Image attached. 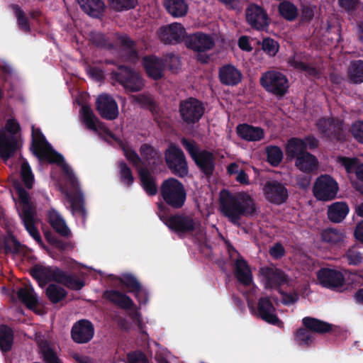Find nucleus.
<instances>
[{"instance_id": "f257e3e1", "label": "nucleus", "mask_w": 363, "mask_h": 363, "mask_svg": "<svg viewBox=\"0 0 363 363\" xmlns=\"http://www.w3.org/2000/svg\"><path fill=\"white\" fill-rule=\"evenodd\" d=\"M30 150L40 161L56 164L61 167L65 177V186L62 192L66 196L70 203L72 214L84 220L86 211L84 207V198L79 182L72 169L65 162L64 157L55 151L47 141L40 128L32 127V144Z\"/></svg>"}, {"instance_id": "f03ea898", "label": "nucleus", "mask_w": 363, "mask_h": 363, "mask_svg": "<svg viewBox=\"0 0 363 363\" xmlns=\"http://www.w3.org/2000/svg\"><path fill=\"white\" fill-rule=\"evenodd\" d=\"M220 204L223 215L237 226L240 225L242 217H252L257 214L254 199L245 191L233 194L228 190L221 191Z\"/></svg>"}, {"instance_id": "7ed1b4c3", "label": "nucleus", "mask_w": 363, "mask_h": 363, "mask_svg": "<svg viewBox=\"0 0 363 363\" xmlns=\"http://www.w3.org/2000/svg\"><path fill=\"white\" fill-rule=\"evenodd\" d=\"M30 274L44 284L55 281L76 291L82 289L85 285L84 281L78 279L75 274H68L57 267L35 265L31 269Z\"/></svg>"}, {"instance_id": "20e7f679", "label": "nucleus", "mask_w": 363, "mask_h": 363, "mask_svg": "<svg viewBox=\"0 0 363 363\" xmlns=\"http://www.w3.org/2000/svg\"><path fill=\"white\" fill-rule=\"evenodd\" d=\"M180 142L199 171L204 174L206 178H211L216 167L213 153L208 150H201L194 140L182 138Z\"/></svg>"}, {"instance_id": "39448f33", "label": "nucleus", "mask_w": 363, "mask_h": 363, "mask_svg": "<svg viewBox=\"0 0 363 363\" xmlns=\"http://www.w3.org/2000/svg\"><path fill=\"white\" fill-rule=\"evenodd\" d=\"M16 191L21 206L18 213L26 230L38 244H43L40 233L35 225V210L30 202L28 193L21 186H16Z\"/></svg>"}, {"instance_id": "423d86ee", "label": "nucleus", "mask_w": 363, "mask_h": 363, "mask_svg": "<svg viewBox=\"0 0 363 363\" xmlns=\"http://www.w3.org/2000/svg\"><path fill=\"white\" fill-rule=\"evenodd\" d=\"M160 194L164 201L174 209L181 208L186 199L183 184L173 177L163 181L160 186Z\"/></svg>"}, {"instance_id": "0eeeda50", "label": "nucleus", "mask_w": 363, "mask_h": 363, "mask_svg": "<svg viewBox=\"0 0 363 363\" xmlns=\"http://www.w3.org/2000/svg\"><path fill=\"white\" fill-rule=\"evenodd\" d=\"M206 108L201 100L195 97H188L179 104V114L183 124L194 126L199 123L205 113Z\"/></svg>"}, {"instance_id": "6e6552de", "label": "nucleus", "mask_w": 363, "mask_h": 363, "mask_svg": "<svg viewBox=\"0 0 363 363\" xmlns=\"http://www.w3.org/2000/svg\"><path fill=\"white\" fill-rule=\"evenodd\" d=\"M111 77L119 83L126 92L140 91L145 85L141 75L126 65H119L117 70L111 72Z\"/></svg>"}, {"instance_id": "1a4fd4ad", "label": "nucleus", "mask_w": 363, "mask_h": 363, "mask_svg": "<svg viewBox=\"0 0 363 363\" xmlns=\"http://www.w3.org/2000/svg\"><path fill=\"white\" fill-rule=\"evenodd\" d=\"M164 161L171 172L180 178L185 177L189 173L186 158L183 150L175 144H170L165 150Z\"/></svg>"}, {"instance_id": "9d476101", "label": "nucleus", "mask_w": 363, "mask_h": 363, "mask_svg": "<svg viewBox=\"0 0 363 363\" xmlns=\"http://www.w3.org/2000/svg\"><path fill=\"white\" fill-rule=\"evenodd\" d=\"M259 82L266 91L279 97L284 96L289 87L286 76L278 71L272 70L263 73Z\"/></svg>"}, {"instance_id": "9b49d317", "label": "nucleus", "mask_w": 363, "mask_h": 363, "mask_svg": "<svg viewBox=\"0 0 363 363\" xmlns=\"http://www.w3.org/2000/svg\"><path fill=\"white\" fill-rule=\"evenodd\" d=\"M160 217L171 230L178 235L191 233L196 228L194 218L184 213H178L169 216H160Z\"/></svg>"}, {"instance_id": "f8f14e48", "label": "nucleus", "mask_w": 363, "mask_h": 363, "mask_svg": "<svg viewBox=\"0 0 363 363\" xmlns=\"http://www.w3.org/2000/svg\"><path fill=\"white\" fill-rule=\"evenodd\" d=\"M316 126L319 132L330 141L342 142L346 140L343 122L335 118H321Z\"/></svg>"}, {"instance_id": "ddd939ff", "label": "nucleus", "mask_w": 363, "mask_h": 363, "mask_svg": "<svg viewBox=\"0 0 363 363\" xmlns=\"http://www.w3.org/2000/svg\"><path fill=\"white\" fill-rule=\"evenodd\" d=\"M338 190L339 186L335 179L328 174H322L316 179L313 193L318 200L328 201L336 197Z\"/></svg>"}, {"instance_id": "4468645a", "label": "nucleus", "mask_w": 363, "mask_h": 363, "mask_svg": "<svg viewBox=\"0 0 363 363\" xmlns=\"http://www.w3.org/2000/svg\"><path fill=\"white\" fill-rule=\"evenodd\" d=\"M261 273L264 279L266 289H275L279 291L282 286L289 284L288 275L280 269L264 267L261 268Z\"/></svg>"}, {"instance_id": "2eb2a0df", "label": "nucleus", "mask_w": 363, "mask_h": 363, "mask_svg": "<svg viewBox=\"0 0 363 363\" xmlns=\"http://www.w3.org/2000/svg\"><path fill=\"white\" fill-rule=\"evenodd\" d=\"M184 42L188 48L199 53L211 50L215 45L213 37L202 32H196L186 36Z\"/></svg>"}, {"instance_id": "dca6fc26", "label": "nucleus", "mask_w": 363, "mask_h": 363, "mask_svg": "<svg viewBox=\"0 0 363 363\" xmlns=\"http://www.w3.org/2000/svg\"><path fill=\"white\" fill-rule=\"evenodd\" d=\"M94 326L93 323L86 319H82L76 323L71 329V337L78 344L87 343L94 335Z\"/></svg>"}, {"instance_id": "f3484780", "label": "nucleus", "mask_w": 363, "mask_h": 363, "mask_svg": "<svg viewBox=\"0 0 363 363\" xmlns=\"http://www.w3.org/2000/svg\"><path fill=\"white\" fill-rule=\"evenodd\" d=\"M245 16L247 23L257 30H264L269 26L267 12L255 4H251L247 7Z\"/></svg>"}, {"instance_id": "a211bd4d", "label": "nucleus", "mask_w": 363, "mask_h": 363, "mask_svg": "<svg viewBox=\"0 0 363 363\" xmlns=\"http://www.w3.org/2000/svg\"><path fill=\"white\" fill-rule=\"evenodd\" d=\"M96 108L101 117L104 119L112 121L118 116V107L116 100L107 94L98 96Z\"/></svg>"}, {"instance_id": "6ab92c4d", "label": "nucleus", "mask_w": 363, "mask_h": 363, "mask_svg": "<svg viewBox=\"0 0 363 363\" xmlns=\"http://www.w3.org/2000/svg\"><path fill=\"white\" fill-rule=\"evenodd\" d=\"M264 194L267 201L277 205L284 203L289 197L287 189L277 180L269 181L265 184Z\"/></svg>"}, {"instance_id": "aec40b11", "label": "nucleus", "mask_w": 363, "mask_h": 363, "mask_svg": "<svg viewBox=\"0 0 363 363\" xmlns=\"http://www.w3.org/2000/svg\"><path fill=\"white\" fill-rule=\"evenodd\" d=\"M317 277L320 284L328 289H336L342 287L345 283V277L341 272L329 268L320 269Z\"/></svg>"}, {"instance_id": "412c9836", "label": "nucleus", "mask_w": 363, "mask_h": 363, "mask_svg": "<svg viewBox=\"0 0 363 363\" xmlns=\"http://www.w3.org/2000/svg\"><path fill=\"white\" fill-rule=\"evenodd\" d=\"M276 308L269 297H261L257 302V314L265 322L281 327L283 322L275 313Z\"/></svg>"}, {"instance_id": "4be33fe9", "label": "nucleus", "mask_w": 363, "mask_h": 363, "mask_svg": "<svg viewBox=\"0 0 363 363\" xmlns=\"http://www.w3.org/2000/svg\"><path fill=\"white\" fill-rule=\"evenodd\" d=\"M186 33L185 28L180 23H172L162 26L158 31L160 40L164 44H177L182 40Z\"/></svg>"}, {"instance_id": "5701e85b", "label": "nucleus", "mask_w": 363, "mask_h": 363, "mask_svg": "<svg viewBox=\"0 0 363 363\" xmlns=\"http://www.w3.org/2000/svg\"><path fill=\"white\" fill-rule=\"evenodd\" d=\"M303 325L311 330V333H318L323 335L329 333L333 335H337L339 333V328L328 322L321 320L320 319L306 316L302 319Z\"/></svg>"}, {"instance_id": "b1692460", "label": "nucleus", "mask_w": 363, "mask_h": 363, "mask_svg": "<svg viewBox=\"0 0 363 363\" xmlns=\"http://www.w3.org/2000/svg\"><path fill=\"white\" fill-rule=\"evenodd\" d=\"M143 65L150 78L157 81L163 77L165 64L161 58L154 55L145 56L143 59Z\"/></svg>"}, {"instance_id": "393cba45", "label": "nucleus", "mask_w": 363, "mask_h": 363, "mask_svg": "<svg viewBox=\"0 0 363 363\" xmlns=\"http://www.w3.org/2000/svg\"><path fill=\"white\" fill-rule=\"evenodd\" d=\"M18 149V140L15 135H9L4 130H0V157L7 161L13 157Z\"/></svg>"}, {"instance_id": "a878e982", "label": "nucleus", "mask_w": 363, "mask_h": 363, "mask_svg": "<svg viewBox=\"0 0 363 363\" xmlns=\"http://www.w3.org/2000/svg\"><path fill=\"white\" fill-rule=\"evenodd\" d=\"M220 82L225 86H237L242 79L241 72L231 64L224 65L219 68Z\"/></svg>"}, {"instance_id": "bb28decb", "label": "nucleus", "mask_w": 363, "mask_h": 363, "mask_svg": "<svg viewBox=\"0 0 363 363\" xmlns=\"http://www.w3.org/2000/svg\"><path fill=\"white\" fill-rule=\"evenodd\" d=\"M301 55L296 52L289 58L288 62L290 66L298 71L306 72L308 77L319 79L320 71L315 65L303 62L302 60H307V58L306 55L301 57Z\"/></svg>"}, {"instance_id": "cd10ccee", "label": "nucleus", "mask_w": 363, "mask_h": 363, "mask_svg": "<svg viewBox=\"0 0 363 363\" xmlns=\"http://www.w3.org/2000/svg\"><path fill=\"white\" fill-rule=\"evenodd\" d=\"M104 297L113 305L123 310L134 308L133 301L126 294L118 290H106L104 293Z\"/></svg>"}, {"instance_id": "c85d7f7f", "label": "nucleus", "mask_w": 363, "mask_h": 363, "mask_svg": "<svg viewBox=\"0 0 363 363\" xmlns=\"http://www.w3.org/2000/svg\"><path fill=\"white\" fill-rule=\"evenodd\" d=\"M234 275L237 280L244 286H250L252 282V274L246 260L239 256L234 264Z\"/></svg>"}, {"instance_id": "c756f323", "label": "nucleus", "mask_w": 363, "mask_h": 363, "mask_svg": "<svg viewBox=\"0 0 363 363\" xmlns=\"http://www.w3.org/2000/svg\"><path fill=\"white\" fill-rule=\"evenodd\" d=\"M236 133L239 138L249 142L259 141L264 137V132L262 128L247 123L238 125Z\"/></svg>"}, {"instance_id": "7c9ffc66", "label": "nucleus", "mask_w": 363, "mask_h": 363, "mask_svg": "<svg viewBox=\"0 0 363 363\" xmlns=\"http://www.w3.org/2000/svg\"><path fill=\"white\" fill-rule=\"evenodd\" d=\"M306 152V145L302 138L293 137L288 140L285 152L289 160H296Z\"/></svg>"}, {"instance_id": "2f4dec72", "label": "nucleus", "mask_w": 363, "mask_h": 363, "mask_svg": "<svg viewBox=\"0 0 363 363\" xmlns=\"http://www.w3.org/2000/svg\"><path fill=\"white\" fill-rule=\"evenodd\" d=\"M82 10L89 16L100 18L104 12L105 4L101 0H77Z\"/></svg>"}, {"instance_id": "473e14b6", "label": "nucleus", "mask_w": 363, "mask_h": 363, "mask_svg": "<svg viewBox=\"0 0 363 363\" xmlns=\"http://www.w3.org/2000/svg\"><path fill=\"white\" fill-rule=\"evenodd\" d=\"M138 175L141 186L148 196H155L157 192L156 179L150 174L147 168H140Z\"/></svg>"}, {"instance_id": "72a5a7b5", "label": "nucleus", "mask_w": 363, "mask_h": 363, "mask_svg": "<svg viewBox=\"0 0 363 363\" xmlns=\"http://www.w3.org/2000/svg\"><path fill=\"white\" fill-rule=\"evenodd\" d=\"M350 211L346 202H335L332 203L328 210V218L333 223L342 222Z\"/></svg>"}, {"instance_id": "f704fd0d", "label": "nucleus", "mask_w": 363, "mask_h": 363, "mask_svg": "<svg viewBox=\"0 0 363 363\" xmlns=\"http://www.w3.org/2000/svg\"><path fill=\"white\" fill-rule=\"evenodd\" d=\"M122 55L125 60L129 62H135L139 59L138 52L135 48V43L130 38L125 36L121 38Z\"/></svg>"}, {"instance_id": "c9c22d12", "label": "nucleus", "mask_w": 363, "mask_h": 363, "mask_svg": "<svg viewBox=\"0 0 363 363\" xmlns=\"http://www.w3.org/2000/svg\"><path fill=\"white\" fill-rule=\"evenodd\" d=\"M14 334L12 328L6 325H0V350L7 353L12 350Z\"/></svg>"}, {"instance_id": "e433bc0d", "label": "nucleus", "mask_w": 363, "mask_h": 363, "mask_svg": "<svg viewBox=\"0 0 363 363\" xmlns=\"http://www.w3.org/2000/svg\"><path fill=\"white\" fill-rule=\"evenodd\" d=\"M49 222L52 228L61 236L68 238L71 231L66 225L65 220L55 211L49 213Z\"/></svg>"}, {"instance_id": "4c0bfd02", "label": "nucleus", "mask_w": 363, "mask_h": 363, "mask_svg": "<svg viewBox=\"0 0 363 363\" xmlns=\"http://www.w3.org/2000/svg\"><path fill=\"white\" fill-rule=\"evenodd\" d=\"M295 165L301 171L310 173L317 168L318 160L313 155L306 152L296 159Z\"/></svg>"}, {"instance_id": "58836bf2", "label": "nucleus", "mask_w": 363, "mask_h": 363, "mask_svg": "<svg viewBox=\"0 0 363 363\" xmlns=\"http://www.w3.org/2000/svg\"><path fill=\"white\" fill-rule=\"evenodd\" d=\"M167 12L174 17L184 16L188 11V5L184 0H164Z\"/></svg>"}, {"instance_id": "ea45409f", "label": "nucleus", "mask_w": 363, "mask_h": 363, "mask_svg": "<svg viewBox=\"0 0 363 363\" xmlns=\"http://www.w3.org/2000/svg\"><path fill=\"white\" fill-rule=\"evenodd\" d=\"M45 295L52 303H58L67 296V291L56 284H50L45 289Z\"/></svg>"}, {"instance_id": "a19ab883", "label": "nucleus", "mask_w": 363, "mask_h": 363, "mask_svg": "<svg viewBox=\"0 0 363 363\" xmlns=\"http://www.w3.org/2000/svg\"><path fill=\"white\" fill-rule=\"evenodd\" d=\"M278 11L279 15L288 21H294L298 16L297 7L289 1H281L278 6Z\"/></svg>"}, {"instance_id": "79ce46f5", "label": "nucleus", "mask_w": 363, "mask_h": 363, "mask_svg": "<svg viewBox=\"0 0 363 363\" xmlns=\"http://www.w3.org/2000/svg\"><path fill=\"white\" fill-rule=\"evenodd\" d=\"M348 77L354 84L363 83V60H353L349 67Z\"/></svg>"}, {"instance_id": "37998d69", "label": "nucleus", "mask_w": 363, "mask_h": 363, "mask_svg": "<svg viewBox=\"0 0 363 363\" xmlns=\"http://www.w3.org/2000/svg\"><path fill=\"white\" fill-rule=\"evenodd\" d=\"M18 298L29 309H33L38 304V299L33 289L20 288L17 291Z\"/></svg>"}, {"instance_id": "c03bdc74", "label": "nucleus", "mask_w": 363, "mask_h": 363, "mask_svg": "<svg viewBox=\"0 0 363 363\" xmlns=\"http://www.w3.org/2000/svg\"><path fill=\"white\" fill-rule=\"evenodd\" d=\"M267 161L273 167L279 165L283 159V152L279 146L269 145L266 147Z\"/></svg>"}, {"instance_id": "a18cd8bd", "label": "nucleus", "mask_w": 363, "mask_h": 363, "mask_svg": "<svg viewBox=\"0 0 363 363\" xmlns=\"http://www.w3.org/2000/svg\"><path fill=\"white\" fill-rule=\"evenodd\" d=\"M295 340L298 345L308 347L313 344L314 336L306 328H301L296 332Z\"/></svg>"}, {"instance_id": "49530a36", "label": "nucleus", "mask_w": 363, "mask_h": 363, "mask_svg": "<svg viewBox=\"0 0 363 363\" xmlns=\"http://www.w3.org/2000/svg\"><path fill=\"white\" fill-rule=\"evenodd\" d=\"M323 240L331 245H337L343 241L344 233L339 230L328 228L322 233Z\"/></svg>"}, {"instance_id": "de8ad7c7", "label": "nucleus", "mask_w": 363, "mask_h": 363, "mask_svg": "<svg viewBox=\"0 0 363 363\" xmlns=\"http://www.w3.org/2000/svg\"><path fill=\"white\" fill-rule=\"evenodd\" d=\"M91 43L97 48L111 50L113 45L108 37L101 33H91L90 35Z\"/></svg>"}, {"instance_id": "09e8293b", "label": "nucleus", "mask_w": 363, "mask_h": 363, "mask_svg": "<svg viewBox=\"0 0 363 363\" xmlns=\"http://www.w3.org/2000/svg\"><path fill=\"white\" fill-rule=\"evenodd\" d=\"M121 182L127 186H130L134 182V177L131 169L124 161L118 162Z\"/></svg>"}, {"instance_id": "8fccbe9b", "label": "nucleus", "mask_w": 363, "mask_h": 363, "mask_svg": "<svg viewBox=\"0 0 363 363\" xmlns=\"http://www.w3.org/2000/svg\"><path fill=\"white\" fill-rule=\"evenodd\" d=\"M108 2L111 9L120 12L134 9L138 0H108Z\"/></svg>"}, {"instance_id": "3c124183", "label": "nucleus", "mask_w": 363, "mask_h": 363, "mask_svg": "<svg viewBox=\"0 0 363 363\" xmlns=\"http://www.w3.org/2000/svg\"><path fill=\"white\" fill-rule=\"evenodd\" d=\"M82 113L83 121L87 128L90 130L96 131V122H98V118L94 115L91 108L89 106H83L82 107Z\"/></svg>"}, {"instance_id": "603ef678", "label": "nucleus", "mask_w": 363, "mask_h": 363, "mask_svg": "<svg viewBox=\"0 0 363 363\" xmlns=\"http://www.w3.org/2000/svg\"><path fill=\"white\" fill-rule=\"evenodd\" d=\"M316 6L308 4H301V13L299 16V23L301 24H308L313 19Z\"/></svg>"}, {"instance_id": "864d4df0", "label": "nucleus", "mask_w": 363, "mask_h": 363, "mask_svg": "<svg viewBox=\"0 0 363 363\" xmlns=\"http://www.w3.org/2000/svg\"><path fill=\"white\" fill-rule=\"evenodd\" d=\"M343 258L350 265L357 266L363 259L362 254L355 245L350 247L343 255Z\"/></svg>"}, {"instance_id": "5fc2aeb1", "label": "nucleus", "mask_w": 363, "mask_h": 363, "mask_svg": "<svg viewBox=\"0 0 363 363\" xmlns=\"http://www.w3.org/2000/svg\"><path fill=\"white\" fill-rule=\"evenodd\" d=\"M15 16L17 18L19 29L25 33L30 32V26L28 18L26 16L24 11L18 5H13Z\"/></svg>"}, {"instance_id": "6e6d98bb", "label": "nucleus", "mask_w": 363, "mask_h": 363, "mask_svg": "<svg viewBox=\"0 0 363 363\" xmlns=\"http://www.w3.org/2000/svg\"><path fill=\"white\" fill-rule=\"evenodd\" d=\"M261 45L262 50L270 57H274L279 50V43L270 37L264 38Z\"/></svg>"}, {"instance_id": "4d7b16f0", "label": "nucleus", "mask_w": 363, "mask_h": 363, "mask_svg": "<svg viewBox=\"0 0 363 363\" xmlns=\"http://www.w3.org/2000/svg\"><path fill=\"white\" fill-rule=\"evenodd\" d=\"M340 162L349 174L354 173L356 174L361 164L360 160L357 157H342L340 158Z\"/></svg>"}, {"instance_id": "13d9d810", "label": "nucleus", "mask_w": 363, "mask_h": 363, "mask_svg": "<svg viewBox=\"0 0 363 363\" xmlns=\"http://www.w3.org/2000/svg\"><path fill=\"white\" fill-rule=\"evenodd\" d=\"M21 179L28 189H32L34 182V176L30 167L28 163H23L21 168Z\"/></svg>"}, {"instance_id": "bf43d9fd", "label": "nucleus", "mask_w": 363, "mask_h": 363, "mask_svg": "<svg viewBox=\"0 0 363 363\" xmlns=\"http://www.w3.org/2000/svg\"><path fill=\"white\" fill-rule=\"evenodd\" d=\"M121 283L128 289L130 293L140 290V283L138 279L130 274H124L120 279Z\"/></svg>"}, {"instance_id": "052dcab7", "label": "nucleus", "mask_w": 363, "mask_h": 363, "mask_svg": "<svg viewBox=\"0 0 363 363\" xmlns=\"http://www.w3.org/2000/svg\"><path fill=\"white\" fill-rule=\"evenodd\" d=\"M123 152L125 158L138 171L142 168V159L133 149L123 148Z\"/></svg>"}, {"instance_id": "680f3d73", "label": "nucleus", "mask_w": 363, "mask_h": 363, "mask_svg": "<svg viewBox=\"0 0 363 363\" xmlns=\"http://www.w3.org/2000/svg\"><path fill=\"white\" fill-rule=\"evenodd\" d=\"M134 101L139 104L143 108H147L150 111L155 108V101L150 95L138 94L134 96Z\"/></svg>"}, {"instance_id": "e2e57ef3", "label": "nucleus", "mask_w": 363, "mask_h": 363, "mask_svg": "<svg viewBox=\"0 0 363 363\" xmlns=\"http://www.w3.org/2000/svg\"><path fill=\"white\" fill-rule=\"evenodd\" d=\"M339 6L348 14H352L359 6V0H337Z\"/></svg>"}, {"instance_id": "0e129e2a", "label": "nucleus", "mask_w": 363, "mask_h": 363, "mask_svg": "<svg viewBox=\"0 0 363 363\" xmlns=\"http://www.w3.org/2000/svg\"><path fill=\"white\" fill-rule=\"evenodd\" d=\"M42 354L45 363H62L55 350L49 346L42 350Z\"/></svg>"}, {"instance_id": "69168bd1", "label": "nucleus", "mask_w": 363, "mask_h": 363, "mask_svg": "<svg viewBox=\"0 0 363 363\" xmlns=\"http://www.w3.org/2000/svg\"><path fill=\"white\" fill-rule=\"evenodd\" d=\"M21 248V244L14 236H11L6 241L4 247L6 253L18 254L20 252Z\"/></svg>"}, {"instance_id": "338daca9", "label": "nucleus", "mask_w": 363, "mask_h": 363, "mask_svg": "<svg viewBox=\"0 0 363 363\" xmlns=\"http://www.w3.org/2000/svg\"><path fill=\"white\" fill-rule=\"evenodd\" d=\"M351 133L359 143L363 144V121H358L353 123Z\"/></svg>"}, {"instance_id": "774afa93", "label": "nucleus", "mask_w": 363, "mask_h": 363, "mask_svg": "<svg viewBox=\"0 0 363 363\" xmlns=\"http://www.w3.org/2000/svg\"><path fill=\"white\" fill-rule=\"evenodd\" d=\"M128 363H149L146 355L143 352H133L127 354Z\"/></svg>"}]
</instances>
